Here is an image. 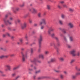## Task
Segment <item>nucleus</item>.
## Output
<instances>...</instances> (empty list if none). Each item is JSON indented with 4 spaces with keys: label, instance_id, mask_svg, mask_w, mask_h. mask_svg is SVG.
Here are the masks:
<instances>
[{
    "label": "nucleus",
    "instance_id": "obj_1",
    "mask_svg": "<svg viewBox=\"0 0 80 80\" xmlns=\"http://www.w3.org/2000/svg\"><path fill=\"white\" fill-rule=\"evenodd\" d=\"M21 54L22 55V62H25V57H27V53L26 52L25 54L23 52H21Z\"/></svg>",
    "mask_w": 80,
    "mask_h": 80
},
{
    "label": "nucleus",
    "instance_id": "obj_2",
    "mask_svg": "<svg viewBox=\"0 0 80 80\" xmlns=\"http://www.w3.org/2000/svg\"><path fill=\"white\" fill-rule=\"evenodd\" d=\"M29 11L30 12H31L33 14H35L37 12V10L34 8H32L31 9H30Z\"/></svg>",
    "mask_w": 80,
    "mask_h": 80
},
{
    "label": "nucleus",
    "instance_id": "obj_3",
    "mask_svg": "<svg viewBox=\"0 0 80 80\" xmlns=\"http://www.w3.org/2000/svg\"><path fill=\"white\" fill-rule=\"evenodd\" d=\"M42 35H40L39 38L38 39L39 46L40 48L41 47V45H42Z\"/></svg>",
    "mask_w": 80,
    "mask_h": 80
},
{
    "label": "nucleus",
    "instance_id": "obj_4",
    "mask_svg": "<svg viewBox=\"0 0 80 80\" xmlns=\"http://www.w3.org/2000/svg\"><path fill=\"white\" fill-rule=\"evenodd\" d=\"M4 67L5 68H6L5 69V71H6V72H7L8 70L10 71V70H11V66H10V65H6Z\"/></svg>",
    "mask_w": 80,
    "mask_h": 80
},
{
    "label": "nucleus",
    "instance_id": "obj_5",
    "mask_svg": "<svg viewBox=\"0 0 80 80\" xmlns=\"http://www.w3.org/2000/svg\"><path fill=\"white\" fill-rule=\"evenodd\" d=\"M4 21L5 25H12V22H10V20H4Z\"/></svg>",
    "mask_w": 80,
    "mask_h": 80
},
{
    "label": "nucleus",
    "instance_id": "obj_6",
    "mask_svg": "<svg viewBox=\"0 0 80 80\" xmlns=\"http://www.w3.org/2000/svg\"><path fill=\"white\" fill-rule=\"evenodd\" d=\"M43 23H44V25H46L47 23H46V19H41V22H40V25H42Z\"/></svg>",
    "mask_w": 80,
    "mask_h": 80
},
{
    "label": "nucleus",
    "instance_id": "obj_7",
    "mask_svg": "<svg viewBox=\"0 0 80 80\" xmlns=\"http://www.w3.org/2000/svg\"><path fill=\"white\" fill-rule=\"evenodd\" d=\"M76 52V50L74 49L71 51L70 52V54H71L72 55V56H76V54H75V52Z\"/></svg>",
    "mask_w": 80,
    "mask_h": 80
},
{
    "label": "nucleus",
    "instance_id": "obj_8",
    "mask_svg": "<svg viewBox=\"0 0 80 80\" xmlns=\"http://www.w3.org/2000/svg\"><path fill=\"white\" fill-rule=\"evenodd\" d=\"M27 27V23L25 22L21 26V28L22 29H24L25 28Z\"/></svg>",
    "mask_w": 80,
    "mask_h": 80
},
{
    "label": "nucleus",
    "instance_id": "obj_9",
    "mask_svg": "<svg viewBox=\"0 0 80 80\" xmlns=\"http://www.w3.org/2000/svg\"><path fill=\"white\" fill-rule=\"evenodd\" d=\"M68 26L70 28H72L74 27V26H73V24L72 23L70 22L68 24Z\"/></svg>",
    "mask_w": 80,
    "mask_h": 80
},
{
    "label": "nucleus",
    "instance_id": "obj_10",
    "mask_svg": "<svg viewBox=\"0 0 80 80\" xmlns=\"http://www.w3.org/2000/svg\"><path fill=\"white\" fill-rule=\"evenodd\" d=\"M20 67V65H18L17 66L14 67L13 68V70H15L19 68Z\"/></svg>",
    "mask_w": 80,
    "mask_h": 80
},
{
    "label": "nucleus",
    "instance_id": "obj_11",
    "mask_svg": "<svg viewBox=\"0 0 80 80\" xmlns=\"http://www.w3.org/2000/svg\"><path fill=\"white\" fill-rule=\"evenodd\" d=\"M76 77L77 75H76V74H75V75H72V79H75L76 78Z\"/></svg>",
    "mask_w": 80,
    "mask_h": 80
},
{
    "label": "nucleus",
    "instance_id": "obj_12",
    "mask_svg": "<svg viewBox=\"0 0 80 80\" xmlns=\"http://www.w3.org/2000/svg\"><path fill=\"white\" fill-rule=\"evenodd\" d=\"M54 45V48H55V43L54 42H51L50 43V47H53Z\"/></svg>",
    "mask_w": 80,
    "mask_h": 80
},
{
    "label": "nucleus",
    "instance_id": "obj_13",
    "mask_svg": "<svg viewBox=\"0 0 80 80\" xmlns=\"http://www.w3.org/2000/svg\"><path fill=\"white\" fill-rule=\"evenodd\" d=\"M61 17L62 18V19H64V18H65V15L63 14H62L61 16Z\"/></svg>",
    "mask_w": 80,
    "mask_h": 80
},
{
    "label": "nucleus",
    "instance_id": "obj_14",
    "mask_svg": "<svg viewBox=\"0 0 80 80\" xmlns=\"http://www.w3.org/2000/svg\"><path fill=\"white\" fill-rule=\"evenodd\" d=\"M39 58H42V59H43L44 58V56H43V55L42 54L40 55L39 56Z\"/></svg>",
    "mask_w": 80,
    "mask_h": 80
},
{
    "label": "nucleus",
    "instance_id": "obj_15",
    "mask_svg": "<svg viewBox=\"0 0 80 80\" xmlns=\"http://www.w3.org/2000/svg\"><path fill=\"white\" fill-rule=\"evenodd\" d=\"M60 25H63V21L62 20H59L58 21Z\"/></svg>",
    "mask_w": 80,
    "mask_h": 80
},
{
    "label": "nucleus",
    "instance_id": "obj_16",
    "mask_svg": "<svg viewBox=\"0 0 80 80\" xmlns=\"http://www.w3.org/2000/svg\"><path fill=\"white\" fill-rule=\"evenodd\" d=\"M53 70L54 72H56V73H60V71L59 70H57L56 69H54Z\"/></svg>",
    "mask_w": 80,
    "mask_h": 80
},
{
    "label": "nucleus",
    "instance_id": "obj_17",
    "mask_svg": "<svg viewBox=\"0 0 80 80\" xmlns=\"http://www.w3.org/2000/svg\"><path fill=\"white\" fill-rule=\"evenodd\" d=\"M29 20V23L30 24H32V23L33 22L32 21V19L31 18H29L28 20Z\"/></svg>",
    "mask_w": 80,
    "mask_h": 80
},
{
    "label": "nucleus",
    "instance_id": "obj_18",
    "mask_svg": "<svg viewBox=\"0 0 80 80\" xmlns=\"http://www.w3.org/2000/svg\"><path fill=\"white\" fill-rule=\"evenodd\" d=\"M75 61V59H72L71 60V61L70 62V64H72Z\"/></svg>",
    "mask_w": 80,
    "mask_h": 80
},
{
    "label": "nucleus",
    "instance_id": "obj_19",
    "mask_svg": "<svg viewBox=\"0 0 80 80\" xmlns=\"http://www.w3.org/2000/svg\"><path fill=\"white\" fill-rule=\"evenodd\" d=\"M69 40L70 42H73V37H69Z\"/></svg>",
    "mask_w": 80,
    "mask_h": 80
},
{
    "label": "nucleus",
    "instance_id": "obj_20",
    "mask_svg": "<svg viewBox=\"0 0 80 80\" xmlns=\"http://www.w3.org/2000/svg\"><path fill=\"white\" fill-rule=\"evenodd\" d=\"M36 60H37L36 59L34 58L33 60H32L31 61V62H32V63H35Z\"/></svg>",
    "mask_w": 80,
    "mask_h": 80
},
{
    "label": "nucleus",
    "instance_id": "obj_21",
    "mask_svg": "<svg viewBox=\"0 0 80 80\" xmlns=\"http://www.w3.org/2000/svg\"><path fill=\"white\" fill-rule=\"evenodd\" d=\"M50 61L52 62H55V58H52L51 59Z\"/></svg>",
    "mask_w": 80,
    "mask_h": 80
},
{
    "label": "nucleus",
    "instance_id": "obj_22",
    "mask_svg": "<svg viewBox=\"0 0 80 80\" xmlns=\"http://www.w3.org/2000/svg\"><path fill=\"white\" fill-rule=\"evenodd\" d=\"M60 78L61 79H63L64 78V76L62 74L60 75Z\"/></svg>",
    "mask_w": 80,
    "mask_h": 80
},
{
    "label": "nucleus",
    "instance_id": "obj_23",
    "mask_svg": "<svg viewBox=\"0 0 80 80\" xmlns=\"http://www.w3.org/2000/svg\"><path fill=\"white\" fill-rule=\"evenodd\" d=\"M50 7H51V6L50 5H47V8L48 10H50Z\"/></svg>",
    "mask_w": 80,
    "mask_h": 80
},
{
    "label": "nucleus",
    "instance_id": "obj_24",
    "mask_svg": "<svg viewBox=\"0 0 80 80\" xmlns=\"http://www.w3.org/2000/svg\"><path fill=\"white\" fill-rule=\"evenodd\" d=\"M59 60L60 61H61V62H63V61H64V58H59Z\"/></svg>",
    "mask_w": 80,
    "mask_h": 80
},
{
    "label": "nucleus",
    "instance_id": "obj_25",
    "mask_svg": "<svg viewBox=\"0 0 80 80\" xmlns=\"http://www.w3.org/2000/svg\"><path fill=\"white\" fill-rule=\"evenodd\" d=\"M6 36L9 37H10V34L8 32H7L6 33Z\"/></svg>",
    "mask_w": 80,
    "mask_h": 80
},
{
    "label": "nucleus",
    "instance_id": "obj_26",
    "mask_svg": "<svg viewBox=\"0 0 80 80\" xmlns=\"http://www.w3.org/2000/svg\"><path fill=\"white\" fill-rule=\"evenodd\" d=\"M48 34L49 35H51V31L50 30H49L48 31Z\"/></svg>",
    "mask_w": 80,
    "mask_h": 80
},
{
    "label": "nucleus",
    "instance_id": "obj_27",
    "mask_svg": "<svg viewBox=\"0 0 80 80\" xmlns=\"http://www.w3.org/2000/svg\"><path fill=\"white\" fill-rule=\"evenodd\" d=\"M45 55H48L49 53V52L48 51H45Z\"/></svg>",
    "mask_w": 80,
    "mask_h": 80
},
{
    "label": "nucleus",
    "instance_id": "obj_28",
    "mask_svg": "<svg viewBox=\"0 0 80 80\" xmlns=\"http://www.w3.org/2000/svg\"><path fill=\"white\" fill-rule=\"evenodd\" d=\"M67 47L68 48H71V46L69 44H67Z\"/></svg>",
    "mask_w": 80,
    "mask_h": 80
},
{
    "label": "nucleus",
    "instance_id": "obj_29",
    "mask_svg": "<svg viewBox=\"0 0 80 80\" xmlns=\"http://www.w3.org/2000/svg\"><path fill=\"white\" fill-rule=\"evenodd\" d=\"M41 72V71L40 70H38L37 71H36V73H39L40 72Z\"/></svg>",
    "mask_w": 80,
    "mask_h": 80
},
{
    "label": "nucleus",
    "instance_id": "obj_30",
    "mask_svg": "<svg viewBox=\"0 0 80 80\" xmlns=\"http://www.w3.org/2000/svg\"><path fill=\"white\" fill-rule=\"evenodd\" d=\"M51 37H53L55 36V34L54 33H53L52 34H51Z\"/></svg>",
    "mask_w": 80,
    "mask_h": 80
},
{
    "label": "nucleus",
    "instance_id": "obj_31",
    "mask_svg": "<svg viewBox=\"0 0 80 80\" xmlns=\"http://www.w3.org/2000/svg\"><path fill=\"white\" fill-rule=\"evenodd\" d=\"M76 75L77 76V75H80V72H76Z\"/></svg>",
    "mask_w": 80,
    "mask_h": 80
},
{
    "label": "nucleus",
    "instance_id": "obj_32",
    "mask_svg": "<svg viewBox=\"0 0 80 80\" xmlns=\"http://www.w3.org/2000/svg\"><path fill=\"white\" fill-rule=\"evenodd\" d=\"M0 58H5V55H2L1 56H0Z\"/></svg>",
    "mask_w": 80,
    "mask_h": 80
},
{
    "label": "nucleus",
    "instance_id": "obj_33",
    "mask_svg": "<svg viewBox=\"0 0 80 80\" xmlns=\"http://www.w3.org/2000/svg\"><path fill=\"white\" fill-rule=\"evenodd\" d=\"M17 21L18 23H20L21 20H20V19H18L17 20Z\"/></svg>",
    "mask_w": 80,
    "mask_h": 80
},
{
    "label": "nucleus",
    "instance_id": "obj_34",
    "mask_svg": "<svg viewBox=\"0 0 80 80\" xmlns=\"http://www.w3.org/2000/svg\"><path fill=\"white\" fill-rule=\"evenodd\" d=\"M64 41H65V42H67V38H66V37H64Z\"/></svg>",
    "mask_w": 80,
    "mask_h": 80
},
{
    "label": "nucleus",
    "instance_id": "obj_35",
    "mask_svg": "<svg viewBox=\"0 0 80 80\" xmlns=\"http://www.w3.org/2000/svg\"><path fill=\"white\" fill-rule=\"evenodd\" d=\"M25 4H21L20 5V7H24Z\"/></svg>",
    "mask_w": 80,
    "mask_h": 80
},
{
    "label": "nucleus",
    "instance_id": "obj_36",
    "mask_svg": "<svg viewBox=\"0 0 80 80\" xmlns=\"http://www.w3.org/2000/svg\"><path fill=\"white\" fill-rule=\"evenodd\" d=\"M63 73L65 75H67V72L65 71L63 72Z\"/></svg>",
    "mask_w": 80,
    "mask_h": 80
},
{
    "label": "nucleus",
    "instance_id": "obj_37",
    "mask_svg": "<svg viewBox=\"0 0 80 80\" xmlns=\"http://www.w3.org/2000/svg\"><path fill=\"white\" fill-rule=\"evenodd\" d=\"M77 55L78 56H80V52H78L77 53Z\"/></svg>",
    "mask_w": 80,
    "mask_h": 80
},
{
    "label": "nucleus",
    "instance_id": "obj_38",
    "mask_svg": "<svg viewBox=\"0 0 80 80\" xmlns=\"http://www.w3.org/2000/svg\"><path fill=\"white\" fill-rule=\"evenodd\" d=\"M31 54L33 53V49L32 48H31Z\"/></svg>",
    "mask_w": 80,
    "mask_h": 80
},
{
    "label": "nucleus",
    "instance_id": "obj_39",
    "mask_svg": "<svg viewBox=\"0 0 80 80\" xmlns=\"http://www.w3.org/2000/svg\"><path fill=\"white\" fill-rule=\"evenodd\" d=\"M69 11H70V12H73V9L72 8H69Z\"/></svg>",
    "mask_w": 80,
    "mask_h": 80
},
{
    "label": "nucleus",
    "instance_id": "obj_40",
    "mask_svg": "<svg viewBox=\"0 0 80 80\" xmlns=\"http://www.w3.org/2000/svg\"><path fill=\"white\" fill-rule=\"evenodd\" d=\"M54 38L56 40H57V41H58V38L57 37H54Z\"/></svg>",
    "mask_w": 80,
    "mask_h": 80
},
{
    "label": "nucleus",
    "instance_id": "obj_41",
    "mask_svg": "<svg viewBox=\"0 0 80 80\" xmlns=\"http://www.w3.org/2000/svg\"><path fill=\"white\" fill-rule=\"evenodd\" d=\"M38 16L39 17H41V13H39L38 14Z\"/></svg>",
    "mask_w": 80,
    "mask_h": 80
},
{
    "label": "nucleus",
    "instance_id": "obj_42",
    "mask_svg": "<svg viewBox=\"0 0 80 80\" xmlns=\"http://www.w3.org/2000/svg\"><path fill=\"white\" fill-rule=\"evenodd\" d=\"M8 57H9V56L7 55H4V58H8Z\"/></svg>",
    "mask_w": 80,
    "mask_h": 80
},
{
    "label": "nucleus",
    "instance_id": "obj_43",
    "mask_svg": "<svg viewBox=\"0 0 80 80\" xmlns=\"http://www.w3.org/2000/svg\"><path fill=\"white\" fill-rule=\"evenodd\" d=\"M28 17V14H26L25 15H24L23 17L24 18H26V17Z\"/></svg>",
    "mask_w": 80,
    "mask_h": 80
},
{
    "label": "nucleus",
    "instance_id": "obj_44",
    "mask_svg": "<svg viewBox=\"0 0 80 80\" xmlns=\"http://www.w3.org/2000/svg\"><path fill=\"white\" fill-rule=\"evenodd\" d=\"M20 41L21 43H22V42H23V39H20Z\"/></svg>",
    "mask_w": 80,
    "mask_h": 80
},
{
    "label": "nucleus",
    "instance_id": "obj_45",
    "mask_svg": "<svg viewBox=\"0 0 80 80\" xmlns=\"http://www.w3.org/2000/svg\"><path fill=\"white\" fill-rule=\"evenodd\" d=\"M0 50H1L3 51L4 48H3L1 47L0 48Z\"/></svg>",
    "mask_w": 80,
    "mask_h": 80
},
{
    "label": "nucleus",
    "instance_id": "obj_46",
    "mask_svg": "<svg viewBox=\"0 0 80 80\" xmlns=\"http://www.w3.org/2000/svg\"><path fill=\"white\" fill-rule=\"evenodd\" d=\"M44 28V26H42L41 28L42 30Z\"/></svg>",
    "mask_w": 80,
    "mask_h": 80
},
{
    "label": "nucleus",
    "instance_id": "obj_47",
    "mask_svg": "<svg viewBox=\"0 0 80 80\" xmlns=\"http://www.w3.org/2000/svg\"><path fill=\"white\" fill-rule=\"evenodd\" d=\"M60 37H63V35L62 33H60Z\"/></svg>",
    "mask_w": 80,
    "mask_h": 80
},
{
    "label": "nucleus",
    "instance_id": "obj_48",
    "mask_svg": "<svg viewBox=\"0 0 80 80\" xmlns=\"http://www.w3.org/2000/svg\"><path fill=\"white\" fill-rule=\"evenodd\" d=\"M16 10L17 11H18V10H20V9L19 8H16Z\"/></svg>",
    "mask_w": 80,
    "mask_h": 80
},
{
    "label": "nucleus",
    "instance_id": "obj_49",
    "mask_svg": "<svg viewBox=\"0 0 80 80\" xmlns=\"http://www.w3.org/2000/svg\"><path fill=\"white\" fill-rule=\"evenodd\" d=\"M15 75V73H13L12 74V77H14Z\"/></svg>",
    "mask_w": 80,
    "mask_h": 80
},
{
    "label": "nucleus",
    "instance_id": "obj_50",
    "mask_svg": "<svg viewBox=\"0 0 80 80\" xmlns=\"http://www.w3.org/2000/svg\"><path fill=\"white\" fill-rule=\"evenodd\" d=\"M21 50H22V51H24V50H25V48H21Z\"/></svg>",
    "mask_w": 80,
    "mask_h": 80
},
{
    "label": "nucleus",
    "instance_id": "obj_51",
    "mask_svg": "<svg viewBox=\"0 0 80 80\" xmlns=\"http://www.w3.org/2000/svg\"><path fill=\"white\" fill-rule=\"evenodd\" d=\"M63 7H65V8H67V5L65 4H64L63 5Z\"/></svg>",
    "mask_w": 80,
    "mask_h": 80
},
{
    "label": "nucleus",
    "instance_id": "obj_52",
    "mask_svg": "<svg viewBox=\"0 0 80 80\" xmlns=\"http://www.w3.org/2000/svg\"><path fill=\"white\" fill-rule=\"evenodd\" d=\"M1 26L3 28V27H5V25L3 24H2L1 25Z\"/></svg>",
    "mask_w": 80,
    "mask_h": 80
},
{
    "label": "nucleus",
    "instance_id": "obj_53",
    "mask_svg": "<svg viewBox=\"0 0 80 80\" xmlns=\"http://www.w3.org/2000/svg\"><path fill=\"white\" fill-rule=\"evenodd\" d=\"M14 56H15V54H12L10 55V56L12 57H14Z\"/></svg>",
    "mask_w": 80,
    "mask_h": 80
},
{
    "label": "nucleus",
    "instance_id": "obj_54",
    "mask_svg": "<svg viewBox=\"0 0 80 80\" xmlns=\"http://www.w3.org/2000/svg\"><path fill=\"white\" fill-rule=\"evenodd\" d=\"M6 36H7V35H6V34L3 35V37H6Z\"/></svg>",
    "mask_w": 80,
    "mask_h": 80
},
{
    "label": "nucleus",
    "instance_id": "obj_55",
    "mask_svg": "<svg viewBox=\"0 0 80 80\" xmlns=\"http://www.w3.org/2000/svg\"><path fill=\"white\" fill-rule=\"evenodd\" d=\"M58 7L59 8H61V6H60L59 5H58Z\"/></svg>",
    "mask_w": 80,
    "mask_h": 80
},
{
    "label": "nucleus",
    "instance_id": "obj_56",
    "mask_svg": "<svg viewBox=\"0 0 80 80\" xmlns=\"http://www.w3.org/2000/svg\"><path fill=\"white\" fill-rule=\"evenodd\" d=\"M20 77L19 76H17L16 78H15V80H17L18 78Z\"/></svg>",
    "mask_w": 80,
    "mask_h": 80
},
{
    "label": "nucleus",
    "instance_id": "obj_57",
    "mask_svg": "<svg viewBox=\"0 0 80 80\" xmlns=\"http://www.w3.org/2000/svg\"><path fill=\"white\" fill-rule=\"evenodd\" d=\"M63 33L65 34V33H67V32H66V31L65 30L63 31Z\"/></svg>",
    "mask_w": 80,
    "mask_h": 80
},
{
    "label": "nucleus",
    "instance_id": "obj_58",
    "mask_svg": "<svg viewBox=\"0 0 80 80\" xmlns=\"http://www.w3.org/2000/svg\"><path fill=\"white\" fill-rule=\"evenodd\" d=\"M54 30H55V29H52L50 31L51 32H53V31H54Z\"/></svg>",
    "mask_w": 80,
    "mask_h": 80
},
{
    "label": "nucleus",
    "instance_id": "obj_59",
    "mask_svg": "<svg viewBox=\"0 0 80 80\" xmlns=\"http://www.w3.org/2000/svg\"><path fill=\"white\" fill-rule=\"evenodd\" d=\"M28 69L29 71H32L33 70L32 69H30V68H29Z\"/></svg>",
    "mask_w": 80,
    "mask_h": 80
},
{
    "label": "nucleus",
    "instance_id": "obj_60",
    "mask_svg": "<svg viewBox=\"0 0 80 80\" xmlns=\"http://www.w3.org/2000/svg\"><path fill=\"white\" fill-rule=\"evenodd\" d=\"M36 77V76H33V79H35V78Z\"/></svg>",
    "mask_w": 80,
    "mask_h": 80
},
{
    "label": "nucleus",
    "instance_id": "obj_61",
    "mask_svg": "<svg viewBox=\"0 0 80 80\" xmlns=\"http://www.w3.org/2000/svg\"><path fill=\"white\" fill-rule=\"evenodd\" d=\"M60 3H64V2L63 1H60Z\"/></svg>",
    "mask_w": 80,
    "mask_h": 80
},
{
    "label": "nucleus",
    "instance_id": "obj_62",
    "mask_svg": "<svg viewBox=\"0 0 80 80\" xmlns=\"http://www.w3.org/2000/svg\"><path fill=\"white\" fill-rule=\"evenodd\" d=\"M11 39H13V38H14V37H13V36H12V37H11Z\"/></svg>",
    "mask_w": 80,
    "mask_h": 80
},
{
    "label": "nucleus",
    "instance_id": "obj_63",
    "mask_svg": "<svg viewBox=\"0 0 80 80\" xmlns=\"http://www.w3.org/2000/svg\"><path fill=\"white\" fill-rule=\"evenodd\" d=\"M34 70H36L37 69V67H34Z\"/></svg>",
    "mask_w": 80,
    "mask_h": 80
},
{
    "label": "nucleus",
    "instance_id": "obj_64",
    "mask_svg": "<svg viewBox=\"0 0 80 80\" xmlns=\"http://www.w3.org/2000/svg\"><path fill=\"white\" fill-rule=\"evenodd\" d=\"M58 50H59V49H57V53H58Z\"/></svg>",
    "mask_w": 80,
    "mask_h": 80
}]
</instances>
